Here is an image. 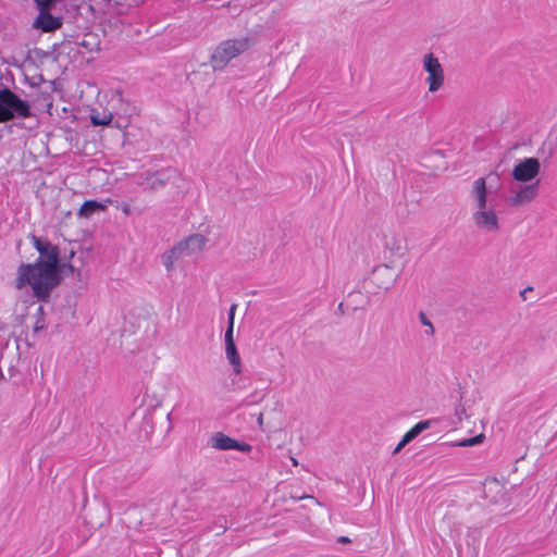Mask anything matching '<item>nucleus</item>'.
<instances>
[{"mask_svg":"<svg viewBox=\"0 0 557 557\" xmlns=\"http://www.w3.org/2000/svg\"><path fill=\"white\" fill-rule=\"evenodd\" d=\"M34 26L46 33L53 32L62 26V18L53 16L50 11L39 12Z\"/></svg>","mask_w":557,"mask_h":557,"instance_id":"ddd939ff","label":"nucleus"},{"mask_svg":"<svg viewBox=\"0 0 557 557\" xmlns=\"http://www.w3.org/2000/svg\"><path fill=\"white\" fill-rule=\"evenodd\" d=\"M257 422H258L259 426L263 425V413H259V416L257 418Z\"/></svg>","mask_w":557,"mask_h":557,"instance_id":"bb28decb","label":"nucleus"},{"mask_svg":"<svg viewBox=\"0 0 557 557\" xmlns=\"http://www.w3.org/2000/svg\"><path fill=\"white\" fill-rule=\"evenodd\" d=\"M209 446L211 448L218 449V450H238L243 453H249L251 450V446L244 442H238L228 435L216 432L211 435L208 442Z\"/></svg>","mask_w":557,"mask_h":557,"instance_id":"1a4fd4ad","label":"nucleus"},{"mask_svg":"<svg viewBox=\"0 0 557 557\" xmlns=\"http://www.w3.org/2000/svg\"><path fill=\"white\" fill-rule=\"evenodd\" d=\"M419 320L426 327L425 332H424L425 335L433 336L435 333L433 323L429 320V318L426 317V314L423 311H421L419 313Z\"/></svg>","mask_w":557,"mask_h":557,"instance_id":"aec40b11","label":"nucleus"},{"mask_svg":"<svg viewBox=\"0 0 557 557\" xmlns=\"http://www.w3.org/2000/svg\"><path fill=\"white\" fill-rule=\"evenodd\" d=\"M423 69L428 73L426 83L429 91L440 90L445 81L444 70L440 60L433 53H426L423 57Z\"/></svg>","mask_w":557,"mask_h":557,"instance_id":"39448f33","label":"nucleus"},{"mask_svg":"<svg viewBox=\"0 0 557 557\" xmlns=\"http://www.w3.org/2000/svg\"><path fill=\"white\" fill-rule=\"evenodd\" d=\"M432 424V421L431 420H424V421H420L418 422L413 428H411L406 434V440L407 441H412L414 440L420 433H422L424 430H428Z\"/></svg>","mask_w":557,"mask_h":557,"instance_id":"a211bd4d","label":"nucleus"},{"mask_svg":"<svg viewBox=\"0 0 557 557\" xmlns=\"http://www.w3.org/2000/svg\"><path fill=\"white\" fill-rule=\"evenodd\" d=\"M225 356L235 374L242 373V359L235 342L225 343Z\"/></svg>","mask_w":557,"mask_h":557,"instance_id":"2eb2a0df","label":"nucleus"},{"mask_svg":"<svg viewBox=\"0 0 557 557\" xmlns=\"http://www.w3.org/2000/svg\"><path fill=\"white\" fill-rule=\"evenodd\" d=\"M539 182L520 186L518 190H511L508 202L511 207H522L532 202L539 195Z\"/></svg>","mask_w":557,"mask_h":557,"instance_id":"9b49d317","label":"nucleus"},{"mask_svg":"<svg viewBox=\"0 0 557 557\" xmlns=\"http://www.w3.org/2000/svg\"><path fill=\"white\" fill-rule=\"evenodd\" d=\"M59 268L38 263H22L17 269L16 287L29 285L34 297L48 301L51 292L59 285Z\"/></svg>","mask_w":557,"mask_h":557,"instance_id":"f257e3e1","label":"nucleus"},{"mask_svg":"<svg viewBox=\"0 0 557 557\" xmlns=\"http://www.w3.org/2000/svg\"><path fill=\"white\" fill-rule=\"evenodd\" d=\"M208 239L202 234H191L187 236L186 238L178 242L174 247L166 250L161 259L164 268L168 272H171L174 269V264L180 259H183L185 257L193 256L199 251H201Z\"/></svg>","mask_w":557,"mask_h":557,"instance_id":"f03ea898","label":"nucleus"},{"mask_svg":"<svg viewBox=\"0 0 557 557\" xmlns=\"http://www.w3.org/2000/svg\"><path fill=\"white\" fill-rule=\"evenodd\" d=\"M483 437L484 436L482 434H480V435H476V436H473V437H470V438H466V440H462V441L456 443V446H459V447L474 446V445L481 443Z\"/></svg>","mask_w":557,"mask_h":557,"instance_id":"412c9836","label":"nucleus"},{"mask_svg":"<svg viewBox=\"0 0 557 557\" xmlns=\"http://www.w3.org/2000/svg\"><path fill=\"white\" fill-rule=\"evenodd\" d=\"M350 542H351V541H350V539H349V537H347V536H339V537H338V543H342V544H348V543H350Z\"/></svg>","mask_w":557,"mask_h":557,"instance_id":"a878e982","label":"nucleus"},{"mask_svg":"<svg viewBox=\"0 0 557 557\" xmlns=\"http://www.w3.org/2000/svg\"><path fill=\"white\" fill-rule=\"evenodd\" d=\"M30 240L39 257L35 263L59 268V248L47 239L30 235Z\"/></svg>","mask_w":557,"mask_h":557,"instance_id":"423d86ee","label":"nucleus"},{"mask_svg":"<svg viewBox=\"0 0 557 557\" xmlns=\"http://www.w3.org/2000/svg\"><path fill=\"white\" fill-rule=\"evenodd\" d=\"M120 209L122 210L123 213H125L126 215H128L131 213V208L127 203H123Z\"/></svg>","mask_w":557,"mask_h":557,"instance_id":"393cba45","label":"nucleus"},{"mask_svg":"<svg viewBox=\"0 0 557 557\" xmlns=\"http://www.w3.org/2000/svg\"><path fill=\"white\" fill-rule=\"evenodd\" d=\"M474 225L485 233H497L500 228L498 215L493 207L474 210L472 213Z\"/></svg>","mask_w":557,"mask_h":557,"instance_id":"0eeeda50","label":"nucleus"},{"mask_svg":"<svg viewBox=\"0 0 557 557\" xmlns=\"http://www.w3.org/2000/svg\"><path fill=\"white\" fill-rule=\"evenodd\" d=\"M249 37L226 39L220 42L211 54V64L214 70L224 69L234 58L246 52L251 46Z\"/></svg>","mask_w":557,"mask_h":557,"instance_id":"7ed1b4c3","label":"nucleus"},{"mask_svg":"<svg viewBox=\"0 0 557 557\" xmlns=\"http://www.w3.org/2000/svg\"><path fill=\"white\" fill-rule=\"evenodd\" d=\"M30 115V107L27 101L18 98L9 88H2V122L28 117Z\"/></svg>","mask_w":557,"mask_h":557,"instance_id":"20e7f679","label":"nucleus"},{"mask_svg":"<svg viewBox=\"0 0 557 557\" xmlns=\"http://www.w3.org/2000/svg\"><path fill=\"white\" fill-rule=\"evenodd\" d=\"M236 308H237V305L233 304L228 310L227 327H226L225 335H224L225 343L235 342L233 332H234V321H235Z\"/></svg>","mask_w":557,"mask_h":557,"instance_id":"f3484780","label":"nucleus"},{"mask_svg":"<svg viewBox=\"0 0 557 557\" xmlns=\"http://www.w3.org/2000/svg\"><path fill=\"white\" fill-rule=\"evenodd\" d=\"M541 163L537 158H525L515 165L512 169V177L522 183L532 181L539 173Z\"/></svg>","mask_w":557,"mask_h":557,"instance_id":"6e6552de","label":"nucleus"},{"mask_svg":"<svg viewBox=\"0 0 557 557\" xmlns=\"http://www.w3.org/2000/svg\"><path fill=\"white\" fill-rule=\"evenodd\" d=\"M106 206L101 202H98L96 200H87L85 201L81 209H79V215L84 218H89L97 211L104 210Z\"/></svg>","mask_w":557,"mask_h":557,"instance_id":"dca6fc26","label":"nucleus"},{"mask_svg":"<svg viewBox=\"0 0 557 557\" xmlns=\"http://www.w3.org/2000/svg\"><path fill=\"white\" fill-rule=\"evenodd\" d=\"M384 247L393 256H401L406 249V239L401 234L387 233L384 235Z\"/></svg>","mask_w":557,"mask_h":557,"instance_id":"4468645a","label":"nucleus"},{"mask_svg":"<svg viewBox=\"0 0 557 557\" xmlns=\"http://www.w3.org/2000/svg\"><path fill=\"white\" fill-rule=\"evenodd\" d=\"M113 119V115L111 112H103V113H92L90 115V121H91V124L92 125H101V126H106V125H109L111 123Z\"/></svg>","mask_w":557,"mask_h":557,"instance_id":"6ab92c4d","label":"nucleus"},{"mask_svg":"<svg viewBox=\"0 0 557 557\" xmlns=\"http://www.w3.org/2000/svg\"><path fill=\"white\" fill-rule=\"evenodd\" d=\"M465 412V408H461L460 411L457 410L456 413L457 416L459 417V420L461 419L460 414H462Z\"/></svg>","mask_w":557,"mask_h":557,"instance_id":"cd10ccee","label":"nucleus"},{"mask_svg":"<svg viewBox=\"0 0 557 557\" xmlns=\"http://www.w3.org/2000/svg\"><path fill=\"white\" fill-rule=\"evenodd\" d=\"M397 277L398 274L395 273L392 267L382 264L374 268L370 276V283L379 289L387 290L395 284Z\"/></svg>","mask_w":557,"mask_h":557,"instance_id":"9d476101","label":"nucleus"},{"mask_svg":"<svg viewBox=\"0 0 557 557\" xmlns=\"http://www.w3.org/2000/svg\"><path fill=\"white\" fill-rule=\"evenodd\" d=\"M470 199L472 201L473 211L490 207L487 200L486 180L484 177H479L472 183Z\"/></svg>","mask_w":557,"mask_h":557,"instance_id":"f8f14e48","label":"nucleus"},{"mask_svg":"<svg viewBox=\"0 0 557 557\" xmlns=\"http://www.w3.org/2000/svg\"><path fill=\"white\" fill-rule=\"evenodd\" d=\"M410 441H407L406 440V436L404 435V437L401 438V441L398 443V445L395 447L394 449V454H397L399 453L403 447H405Z\"/></svg>","mask_w":557,"mask_h":557,"instance_id":"b1692460","label":"nucleus"},{"mask_svg":"<svg viewBox=\"0 0 557 557\" xmlns=\"http://www.w3.org/2000/svg\"><path fill=\"white\" fill-rule=\"evenodd\" d=\"M292 461H293L294 466H297L298 462H297V460L295 458H292Z\"/></svg>","mask_w":557,"mask_h":557,"instance_id":"c85d7f7f","label":"nucleus"},{"mask_svg":"<svg viewBox=\"0 0 557 557\" xmlns=\"http://www.w3.org/2000/svg\"><path fill=\"white\" fill-rule=\"evenodd\" d=\"M38 313H39V317H38L35 325H34V332L35 333H37V332H39V331L45 329L44 319L41 317V314H42V307H38Z\"/></svg>","mask_w":557,"mask_h":557,"instance_id":"4be33fe9","label":"nucleus"},{"mask_svg":"<svg viewBox=\"0 0 557 557\" xmlns=\"http://www.w3.org/2000/svg\"><path fill=\"white\" fill-rule=\"evenodd\" d=\"M164 185V182L162 180H160L159 177V174L156 173L151 176V184H150V188L151 189H158V188H161L162 186Z\"/></svg>","mask_w":557,"mask_h":557,"instance_id":"5701e85b","label":"nucleus"}]
</instances>
